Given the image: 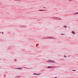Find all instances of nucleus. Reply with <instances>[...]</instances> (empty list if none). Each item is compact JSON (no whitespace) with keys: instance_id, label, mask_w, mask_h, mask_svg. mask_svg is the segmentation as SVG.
<instances>
[{"instance_id":"f257e3e1","label":"nucleus","mask_w":78,"mask_h":78,"mask_svg":"<svg viewBox=\"0 0 78 78\" xmlns=\"http://www.w3.org/2000/svg\"><path fill=\"white\" fill-rule=\"evenodd\" d=\"M48 62H51L52 63H54L55 62V61L51 60H48L46 61Z\"/></svg>"},{"instance_id":"f03ea898","label":"nucleus","mask_w":78,"mask_h":78,"mask_svg":"<svg viewBox=\"0 0 78 78\" xmlns=\"http://www.w3.org/2000/svg\"><path fill=\"white\" fill-rule=\"evenodd\" d=\"M51 67H53V68H55L56 67L51 66H49L47 67V68H48V69H50V68H51Z\"/></svg>"},{"instance_id":"7ed1b4c3","label":"nucleus","mask_w":78,"mask_h":78,"mask_svg":"<svg viewBox=\"0 0 78 78\" xmlns=\"http://www.w3.org/2000/svg\"><path fill=\"white\" fill-rule=\"evenodd\" d=\"M47 39H54L53 37H49L47 38Z\"/></svg>"},{"instance_id":"20e7f679","label":"nucleus","mask_w":78,"mask_h":78,"mask_svg":"<svg viewBox=\"0 0 78 78\" xmlns=\"http://www.w3.org/2000/svg\"><path fill=\"white\" fill-rule=\"evenodd\" d=\"M72 33L74 34H75V32H74V31H72Z\"/></svg>"},{"instance_id":"39448f33","label":"nucleus","mask_w":78,"mask_h":78,"mask_svg":"<svg viewBox=\"0 0 78 78\" xmlns=\"http://www.w3.org/2000/svg\"><path fill=\"white\" fill-rule=\"evenodd\" d=\"M54 19H57V20H58V18L57 17H55L54 18Z\"/></svg>"},{"instance_id":"423d86ee","label":"nucleus","mask_w":78,"mask_h":78,"mask_svg":"<svg viewBox=\"0 0 78 78\" xmlns=\"http://www.w3.org/2000/svg\"><path fill=\"white\" fill-rule=\"evenodd\" d=\"M74 15L75 14H78V12H76V13H75L73 14Z\"/></svg>"},{"instance_id":"0eeeda50","label":"nucleus","mask_w":78,"mask_h":78,"mask_svg":"<svg viewBox=\"0 0 78 78\" xmlns=\"http://www.w3.org/2000/svg\"><path fill=\"white\" fill-rule=\"evenodd\" d=\"M63 27H65V29H66V28H67V26H64Z\"/></svg>"},{"instance_id":"6e6552de","label":"nucleus","mask_w":78,"mask_h":78,"mask_svg":"<svg viewBox=\"0 0 78 78\" xmlns=\"http://www.w3.org/2000/svg\"><path fill=\"white\" fill-rule=\"evenodd\" d=\"M40 11H45V10H39Z\"/></svg>"},{"instance_id":"1a4fd4ad","label":"nucleus","mask_w":78,"mask_h":78,"mask_svg":"<svg viewBox=\"0 0 78 78\" xmlns=\"http://www.w3.org/2000/svg\"><path fill=\"white\" fill-rule=\"evenodd\" d=\"M17 69H22V68H16Z\"/></svg>"},{"instance_id":"9d476101","label":"nucleus","mask_w":78,"mask_h":78,"mask_svg":"<svg viewBox=\"0 0 78 78\" xmlns=\"http://www.w3.org/2000/svg\"><path fill=\"white\" fill-rule=\"evenodd\" d=\"M40 74H41V73H38V74H37V75H40Z\"/></svg>"},{"instance_id":"9b49d317","label":"nucleus","mask_w":78,"mask_h":78,"mask_svg":"<svg viewBox=\"0 0 78 78\" xmlns=\"http://www.w3.org/2000/svg\"><path fill=\"white\" fill-rule=\"evenodd\" d=\"M37 73H34V75H37Z\"/></svg>"},{"instance_id":"f8f14e48","label":"nucleus","mask_w":78,"mask_h":78,"mask_svg":"<svg viewBox=\"0 0 78 78\" xmlns=\"http://www.w3.org/2000/svg\"><path fill=\"white\" fill-rule=\"evenodd\" d=\"M72 71H76V70H72Z\"/></svg>"},{"instance_id":"ddd939ff","label":"nucleus","mask_w":78,"mask_h":78,"mask_svg":"<svg viewBox=\"0 0 78 78\" xmlns=\"http://www.w3.org/2000/svg\"><path fill=\"white\" fill-rule=\"evenodd\" d=\"M64 57H65V58L66 57V55H64Z\"/></svg>"},{"instance_id":"4468645a","label":"nucleus","mask_w":78,"mask_h":78,"mask_svg":"<svg viewBox=\"0 0 78 78\" xmlns=\"http://www.w3.org/2000/svg\"><path fill=\"white\" fill-rule=\"evenodd\" d=\"M59 19H60V20H61V19L60 18H59Z\"/></svg>"},{"instance_id":"2eb2a0df","label":"nucleus","mask_w":78,"mask_h":78,"mask_svg":"<svg viewBox=\"0 0 78 78\" xmlns=\"http://www.w3.org/2000/svg\"><path fill=\"white\" fill-rule=\"evenodd\" d=\"M62 35H64V34H61Z\"/></svg>"},{"instance_id":"dca6fc26","label":"nucleus","mask_w":78,"mask_h":78,"mask_svg":"<svg viewBox=\"0 0 78 78\" xmlns=\"http://www.w3.org/2000/svg\"><path fill=\"white\" fill-rule=\"evenodd\" d=\"M2 34H3V32H2Z\"/></svg>"},{"instance_id":"f3484780","label":"nucleus","mask_w":78,"mask_h":78,"mask_svg":"<svg viewBox=\"0 0 78 78\" xmlns=\"http://www.w3.org/2000/svg\"><path fill=\"white\" fill-rule=\"evenodd\" d=\"M43 8H45V7H43Z\"/></svg>"},{"instance_id":"a211bd4d","label":"nucleus","mask_w":78,"mask_h":78,"mask_svg":"<svg viewBox=\"0 0 78 78\" xmlns=\"http://www.w3.org/2000/svg\"><path fill=\"white\" fill-rule=\"evenodd\" d=\"M17 61L16 60H15V61Z\"/></svg>"},{"instance_id":"6ab92c4d","label":"nucleus","mask_w":78,"mask_h":78,"mask_svg":"<svg viewBox=\"0 0 78 78\" xmlns=\"http://www.w3.org/2000/svg\"><path fill=\"white\" fill-rule=\"evenodd\" d=\"M69 1H72V0H69Z\"/></svg>"},{"instance_id":"aec40b11","label":"nucleus","mask_w":78,"mask_h":78,"mask_svg":"<svg viewBox=\"0 0 78 78\" xmlns=\"http://www.w3.org/2000/svg\"><path fill=\"white\" fill-rule=\"evenodd\" d=\"M55 78H57V77H55Z\"/></svg>"},{"instance_id":"412c9836","label":"nucleus","mask_w":78,"mask_h":78,"mask_svg":"<svg viewBox=\"0 0 78 78\" xmlns=\"http://www.w3.org/2000/svg\"><path fill=\"white\" fill-rule=\"evenodd\" d=\"M0 33H1V32H0Z\"/></svg>"},{"instance_id":"4be33fe9","label":"nucleus","mask_w":78,"mask_h":78,"mask_svg":"<svg viewBox=\"0 0 78 78\" xmlns=\"http://www.w3.org/2000/svg\"><path fill=\"white\" fill-rule=\"evenodd\" d=\"M36 46H37V45H36Z\"/></svg>"}]
</instances>
